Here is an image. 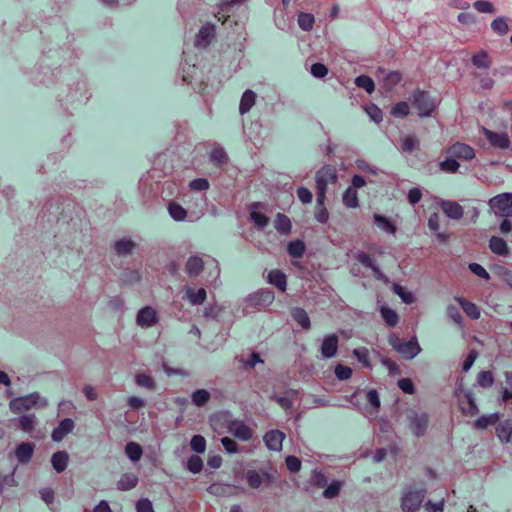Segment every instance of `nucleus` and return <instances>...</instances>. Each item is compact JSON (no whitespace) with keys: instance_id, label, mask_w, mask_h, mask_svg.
Here are the masks:
<instances>
[{"instance_id":"47","label":"nucleus","mask_w":512,"mask_h":512,"mask_svg":"<svg viewBox=\"0 0 512 512\" xmlns=\"http://www.w3.org/2000/svg\"><path fill=\"white\" fill-rule=\"evenodd\" d=\"M491 29L498 35H505L509 31L507 19L505 17H498L491 23Z\"/></svg>"},{"instance_id":"6","label":"nucleus","mask_w":512,"mask_h":512,"mask_svg":"<svg viewBox=\"0 0 512 512\" xmlns=\"http://www.w3.org/2000/svg\"><path fill=\"white\" fill-rule=\"evenodd\" d=\"M490 210L498 217H512V193L506 192L492 197L488 201Z\"/></svg>"},{"instance_id":"27","label":"nucleus","mask_w":512,"mask_h":512,"mask_svg":"<svg viewBox=\"0 0 512 512\" xmlns=\"http://www.w3.org/2000/svg\"><path fill=\"white\" fill-rule=\"evenodd\" d=\"M489 249L492 251V253L502 257H506L510 253L506 241L497 236H492L489 239Z\"/></svg>"},{"instance_id":"57","label":"nucleus","mask_w":512,"mask_h":512,"mask_svg":"<svg viewBox=\"0 0 512 512\" xmlns=\"http://www.w3.org/2000/svg\"><path fill=\"white\" fill-rule=\"evenodd\" d=\"M401 147L404 152L411 153L418 147V141L414 136H406L402 139Z\"/></svg>"},{"instance_id":"51","label":"nucleus","mask_w":512,"mask_h":512,"mask_svg":"<svg viewBox=\"0 0 512 512\" xmlns=\"http://www.w3.org/2000/svg\"><path fill=\"white\" fill-rule=\"evenodd\" d=\"M410 112L409 104L405 101L396 103L391 109V115L396 118L406 117Z\"/></svg>"},{"instance_id":"54","label":"nucleus","mask_w":512,"mask_h":512,"mask_svg":"<svg viewBox=\"0 0 512 512\" xmlns=\"http://www.w3.org/2000/svg\"><path fill=\"white\" fill-rule=\"evenodd\" d=\"M342 488V482L334 480L332 481L323 492V496L327 499H333L338 496Z\"/></svg>"},{"instance_id":"31","label":"nucleus","mask_w":512,"mask_h":512,"mask_svg":"<svg viewBox=\"0 0 512 512\" xmlns=\"http://www.w3.org/2000/svg\"><path fill=\"white\" fill-rule=\"evenodd\" d=\"M69 455L66 451L55 452L51 457V464L57 473L63 472L68 465Z\"/></svg>"},{"instance_id":"23","label":"nucleus","mask_w":512,"mask_h":512,"mask_svg":"<svg viewBox=\"0 0 512 512\" xmlns=\"http://www.w3.org/2000/svg\"><path fill=\"white\" fill-rule=\"evenodd\" d=\"M208 492L218 497L232 496L239 492V488L230 484L214 483L208 488Z\"/></svg>"},{"instance_id":"53","label":"nucleus","mask_w":512,"mask_h":512,"mask_svg":"<svg viewBox=\"0 0 512 512\" xmlns=\"http://www.w3.org/2000/svg\"><path fill=\"white\" fill-rule=\"evenodd\" d=\"M393 291L402 299L404 303L411 304L414 302V295L405 287L399 284H394Z\"/></svg>"},{"instance_id":"61","label":"nucleus","mask_w":512,"mask_h":512,"mask_svg":"<svg viewBox=\"0 0 512 512\" xmlns=\"http://www.w3.org/2000/svg\"><path fill=\"white\" fill-rule=\"evenodd\" d=\"M226 158V152L220 146L215 147L210 154L211 161L217 164H223L226 161Z\"/></svg>"},{"instance_id":"1","label":"nucleus","mask_w":512,"mask_h":512,"mask_svg":"<svg viewBox=\"0 0 512 512\" xmlns=\"http://www.w3.org/2000/svg\"><path fill=\"white\" fill-rule=\"evenodd\" d=\"M49 402L46 397L39 392H33L24 396L15 397L9 402V409L14 414H20L32 409H43L48 406Z\"/></svg>"},{"instance_id":"17","label":"nucleus","mask_w":512,"mask_h":512,"mask_svg":"<svg viewBox=\"0 0 512 512\" xmlns=\"http://www.w3.org/2000/svg\"><path fill=\"white\" fill-rule=\"evenodd\" d=\"M284 439L285 434L280 430L268 431L263 437L266 447L269 450L276 452H279L282 449Z\"/></svg>"},{"instance_id":"7","label":"nucleus","mask_w":512,"mask_h":512,"mask_svg":"<svg viewBox=\"0 0 512 512\" xmlns=\"http://www.w3.org/2000/svg\"><path fill=\"white\" fill-rule=\"evenodd\" d=\"M406 420L414 436L421 437L426 433L429 424V416L427 413L411 409L406 412Z\"/></svg>"},{"instance_id":"62","label":"nucleus","mask_w":512,"mask_h":512,"mask_svg":"<svg viewBox=\"0 0 512 512\" xmlns=\"http://www.w3.org/2000/svg\"><path fill=\"white\" fill-rule=\"evenodd\" d=\"M397 385L405 394H414L415 393V387L410 378L399 379L397 382Z\"/></svg>"},{"instance_id":"37","label":"nucleus","mask_w":512,"mask_h":512,"mask_svg":"<svg viewBox=\"0 0 512 512\" xmlns=\"http://www.w3.org/2000/svg\"><path fill=\"white\" fill-rule=\"evenodd\" d=\"M293 319L305 330L310 329L311 323L307 312L302 308H294L292 310Z\"/></svg>"},{"instance_id":"3","label":"nucleus","mask_w":512,"mask_h":512,"mask_svg":"<svg viewBox=\"0 0 512 512\" xmlns=\"http://www.w3.org/2000/svg\"><path fill=\"white\" fill-rule=\"evenodd\" d=\"M245 478L248 485L253 489L267 488L277 480L278 474L272 468H264L261 471L247 470Z\"/></svg>"},{"instance_id":"36","label":"nucleus","mask_w":512,"mask_h":512,"mask_svg":"<svg viewBox=\"0 0 512 512\" xmlns=\"http://www.w3.org/2000/svg\"><path fill=\"white\" fill-rule=\"evenodd\" d=\"M138 483V477L133 473H125L117 482V488L121 491L133 489Z\"/></svg>"},{"instance_id":"10","label":"nucleus","mask_w":512,"mask_h":512,"mask_svg":"<svg viewBox=\"0 0 512 512\" xmlns=\"http://www.w3.org/2000/svg\"><path fill=\"white\" fill-rule=\"evenodd\" d=\"M159 321L157 310L152 306L141 308L136 315V324L144 329L155 326Z\"/></svg>"},{"instance_id":"25","label":"nucleus","mask_w":512,"mask_h":512,"mask_svg":"<svg viewBox=\"0 0 512 512\" xmlns=\"http://www.w3.org/2000/svg\"><path fill=\"white\" fill-rule=\"evenodd\" d=\"M262 208L260 203L251 205V220L259 228H265L269 223V218L262 212Z\"/></svg>"},{"instance_id":"64","label":"nucleus","mask_w":512,"mask_h":512,"mask_svg":"<svg viewBox=\"0 0 512 512\" xmlns=\"http://www.w3.org/2000/svg\"><path fill=\"white\" fill-rule=\"evenodd\" d=\"M137 512H154L152 502L149 499H140L136 504Z\"/></svg>"},{"instance_id":"33","label":"nucleus","mask_w":512,"mask_h":512,"mask_svg":"<svg viewBox=\"0 0 512 512\" xmlns=\"http://www.w3.org/2000/svg\"><path fill=\"white\" fill-rule=\"evenodd\" d=\"M373 221L381 231L391 235H394L396 233V226L389 218L379 214H374Z\"/></svg>"},{"instance_id":"41","label":"nucleus","mask_w":512,"mask_h":512,"mask_svg":"<svg viewBox=\"0 0 512 512\" xmlns=\"http://www.w3.org/2000/svg\"><path fill=\"white\" fill-rule=\"evenodd\" d=\"M274 225L275 229L281 234H288L291 231V221L284 214H277Z\"/></svg>"},{"instance_id":"56","label":"nucleus","mask_w":512,"mask_h":512,"mask_svg":"<svg viewBox=\"0 0 512 512\" xmlns=\"http://www.w3.org/2000/svg\"><path fill=\"white\" fill-rule=\"evenodd\" d=\"M203 468V461L202 459L197 456V455H193L191 457H189L188 461H187V469L196 474V473H199Z\"/></svg>"},{"instance_id":"26","label":"nucleus","mask_w":512,"mask_h":512,"mask_svg":"<svg viewBox=\"0 0 512 512\" xmlns=\"http://www.w3.org/2000/svg\"><path fill=\"white\" fill-rule=\"evenodd\" d=\"M455 300L470 319L477 320L480 318L481 311L475 303L470 302L463 297H456Z\"/></svg>"},{"instance_id":"28","label":"nucleus","mask_w":512,"mask_h":512,"mask_svg":"<svg viewBox=\"0 0 512 512\" xmlns=\"http://www.w3.org/2000/svg\"><path fill=\"white\" fill-rule=\"evenodd\" d=\"M496 435L502 443H508L512 436V420L499 422L496 426Z\"/></svg>"},{"instance_id":"52","label":"nucleus","mask_w":512,"mask_h":512,"mask_svg":"<svg viewBox=\"0 0 512 512\" xmlns=\"http://www.w3.org/2000/svg\"><path fill=\"white\" fill-rule=\"evenodd\" d=\"M380 311L383 319L389 326L393 327L398 323V315L393 309L382 306Z\"/></svg>"},{"instance_id":"43","label":"nucleus","mask_w":512,"mask_h":512,"mask_svg":"<svg viewBox=\"0 0 512 512\" xmlns=\"http://www.w3.org/2000/svg\"><path fill=\"white\" fill-rule=\"evenodd\" d=\"M474 66L482 69H489L491 66V60L486 51H480L472 56L471 59Z\"/></svg>"},{"instance_id":"22","label":"nucleus","mask_w":512,"mask_h":512,"mask_svg":"<svg viewBox=\"0 0 512 512\" xmlns=\"http://www.w3.org/2000/svg\"><path fill=\"white\" fill-rule=\"evenodd\" d=\"M215 35V27L212 24L204 25L200 30L195 40L197 47H207Z\"/></svg>"},{"instance_id":"38","label":"nucleus","mask_w":512,"mask_h":512,"mask_svg":"<svg viewBox=\"0 0 512 512\" xmlns=\"http://www.w3.org/2000/svg\"><path fill=\"white\" fill-rule=\"evenodd\" d=\"M125 453L132 462H138L143 454L142 447L136 442H128L125 446Z\"/></svg>"},{"instance_id":"5","label":"nucleus","mask_w":512,"mask_h":512,"mask_svg":"<svg viewBox=\"0 0 512 512\" xmlns=\"http://www.w3.org/2000/svg\"><path fill=\"white\" fill-rule=\"evenodd\" d=\"M389 344L407 360L415 358L422 350L416 338L404 341L399 337L392 335L389 337Z\"/></svg>"},{"instance_id":"39","label":"nucleus","mask_w":512,"mask_h":512,"mask_svg":"<svg viewBox=\"0 0 512 512\" xmlns=\"http://www.w3.org/2000/svg\"><path fill=\"white\" fill-rule=\"evenodd\" d=\"M168 213L170 217L177 221H184L187 217V211L178 203L172 202L168 205Z\"/></svg>"},{"instance_id":"63","label":"nucleus","mask_w":512,"mask_h":512,"mask_svg":"<svg viewBox=\"0 0 512 512\" xmlns=\"http://www.w3.org/2000/svg\"><path fill=\"white\" fill-rule=\"evenodd\" d=\"M366 399L377 412L381 404L378 392L375 389L368 390L366 393Z\"/></svg>"},{"instance_id":"40","label":"nucleus","mask_w":512,"mask_h":512,"mask_svg":"<svg viewBox=\"0 0 512 512\" xmlns=\"http://www.w3.org/2000/svg\"><path fill=\"white\" fill-rule=\"evenodd\" d=\"M344 205L348 208H356L359 205L358 193L354 188L348 187L342 196Z\"/></svg>"},{"instance_id":"18","label":"nucleus","mask_w":512,"mask_h":512,"mask_svg":"<svg viewBox=\"0 0 512 512\" xmlns=\"http://www.w3.org/2000/svg\"><path fill=\"white\" fill-rule=\"evenodd\" d=\"M185 273L190 278L198 277L204 270V260L199 255L190 256L185 263Z\"/></svg>"},{"instance_id":"42","label":"nucleus","mask_w":512,"mask_h":512,"mask_svg":"<svg viewBox=\"0 0 512 512\" xmlns=\"http://www.w3.org/2000/svg\"><path fill=\"white\" fill-rule=\"evenodd\" d=\"M210 398V392L206 389H197L191 395L192 403L198 407L205 405Z\"/></svg>"},{"instance_id":"4","label":"nucleus","mask_w":512,"mask_h":512,"mask_svg":"<svg viewBox=\"0 0 512 512\" xmlns=\"http://www.w3.org/2000/svg\"><path fill=\"white\" fill-rule=\"evenodd\" d=\"M425 496L426 490L424 488H406L401 497V509L403 512L417 511L421 507Z\"/></svg>"},{"instance_id":"44","label":"nucleus","mask_w":512,"mask_h":512,"mask_svg":"<svg viewBox=\"0 0 512 512\" xmlns=\"http://www.w3.org/2000/svg\"><path fill=\"white\" fill-rule=\"evenodd\" d=\"M494 384V376L491 371H480L476 377V385L481 388H490Z\"/></svg>"},{"instance_id":"58","label":"nucleus","mask_w":512,"mask_h":512,"mask_svg":"<svg viewBox=\"0 0 512 512\" xmlns=\"http://www.w3.org/2000/svg\"><path fill=\"white\" fill-rule=\"evenodd\" d=\"M469 270L479 278H482L486 281L490 279V274L487 272V270L478 263H470L468 265Z\"/></svg>"},{"instance_id":"13","label":"nucleus","mask_w":512,"mask_h":512,"mask_svg":"<svg viewBox=\"0 0 512 512\" xmlns=\"http://www.w3.org/2000/svg\"><path fill=\"white\" fill-rule=\"evenodd\" d=\"M247 301L250 306L261 309L270 306L274 301L272 291L263 289L248 296Z\"/></svg>"},{"instance_id":"21","label":"nucleus","mask_w":512,"mask_h":512,"mask_svg":"<svg viewBox=\"0 0 512 512\" xmlns=\"http://www.w3.org/2000/svg\"><path fill=\"white\" fill-rule=\"evenodd\" d=\"M75 427L74 421L70 418L63 419L58 426L52 431L51 438L55 442H60L65 436L73 431Z\"/></svg>"},{"instance_id":"14","label":"nucleus","mask_w":512,"mask_h":512,"mask_svg":"<svg viewBox=\"0 0 512 512\" xmlns=\"http://www.w3.org/2000/svg\"><path fill=\"white\" fill-rule=\"evenodd\" d=\"M464 208H466V215L470 218V222H476L477 218L479 217L478 209L474 206H462L455 201H450V219H461L464 215Z\"/></svg>"},{"instance_id":"49","label":"nucleus","mask_w":512,"mask_h":512,"mask_svg":"<svg viewBox=\"0 0 512 512\" xmlns=\"http://www.w3.org/2000/svg\"><path fill=\"white\" fill-rule=\"evenodd\" d=\"M299 27L304 31H310L313 28L315 19L310 13H300L297 19Z\"/></svg>"},{"instance_id":"35","label":"nucleus","mask_w":512,"mask_h":512,"mask_svg":"<svg viewBox=\"0 0 512 512\" xmlns=\"http://www.w3.org/2000/svg\"><path fill=\"white\" fill-rule=\"evenodd\" d=\"M267 281L280 289L285 291L287 287L286 275L280 270H272L268 273Z\"/></svg>"},{"instance_id":"60","label":"nucleus","mask_w":512,"mask_h":512,"mask_svg":"<svg viewBox=\"0 0 512 512\" xmlns=\"http://www.w3.org/2000/svg\"><path fill=\"white\" fill-rule=\"evenodd\" d=\"M365 111L372 121L379 123L382 121V111L375 104H370L365 107Z\"/></svg>"},{"instance_id":"46","label":"nucleus","mask_w":512,"mask_h":512,"mask_svg":"<svg viewBox=\"0 0 512 512\" xmlns=\"http://www.w3.org/2000/svg\"><path fill=\"white\" fill-rule=\"evenodd\" d=\"M353 355L364 367L371 369L372 366L369 360V350L366 347L355 348L353 350Z\"/></svg>"},{"instance_id":"50","label":"nucleus","mask_w":512,"mask_h":512,"mask_svg":"<svg viewBox=\"0 0 512 512\" xmlns=\"http://www.w3.org/2000/svg\"><path fill=\"white\" fill-rule=\"evenodd\" d=\"M288 253L294 258H301L305 252V245L302 241L296 240L288 244Z\"/></svg>"},{"instance_id":"34","label":"nucleus","mask_w":512,"mask_h":512,"mask_svg":"<svg viewBox=\"0 0 512 512\" xmlns=\"http://www.w3.org/2000/svg\"><path fill=\"white\" fill-rule=\"evenodd\" d=\"M35 414H23L18 418L19 428L25 433H32L37 425Z\"/></svg>"},{"instance_id":"8","label":"nucleus","mask_w":512,"mask_h":512,"mask_svg":"<svg viewBox=\"0 0 512 512\" xmlns=\"http://www.w3.org/2000/svg\"><path fill=\"white\" fill-rule=\"evenodd\" d=\"M412 98L413 104L418 110V115L420 117L430 116L435 108L434 100L427 93L422 91L414 92Z\"/></svg>"},{"instance_id":"16","label":"nucleus","mask_w":512,"mask_h":512,"mask_svg":"<svg viewBox=\"0 0 512 512\" xmlns=\"http://www.w3.org/2000/svg\"><path fill=\"white\" fill-rule=\"evenodd\" d=\"M184 298L192 306L202 305L206 298L207 292L203 287L195 288L194 286L187 285L183 288Z\"/></svg>"},{"instance_id":"19","label":"nucleus","mask_w":512,"mask_h":512,"mask_svg":"<svg viewBox=\"0 0 512 512\" xmlns=\"http://www.w3.org/2000/svg\"><path fill=\"white\" fill-rule=\"evenodd\" d=\"M450 156L456 159L472 160L475 158V151L471 146L457 142L450 145Z\"/></svg>"},{"instance_id":"45","label":"nucleus","mask_w":512,"mask_h":512,"mask_svg":"<svg viewBox=\"0 0 512 512\" xmlns=\"http://www.w3.org/2000/svg\"><path fill=\"white\" fill-rule=\"evenodd\" d=\"M355 84L357 87L364 89L369 94L373 93L375 90L374 81L366 75L356 77Z\"/></svg>"},{"instance_id":"59","label":"nucleus","mask_w":512,"mask_h":512,"mask_svg":"<svg viewBox=\"0 0 512 512\" xmlns=\"http://www.w3.org/2000/svg\"><path fill=\"white\" fill-rule=\"evenodd\" d=\"M352 373V369L348 366L337 364L335 367V376L341 381L350 379Z\"/></svg>"},{"instance_id":"11","label":"nucleus","mask_w":512,"mask_h":512,"mask_svg":"<svg viewBox=\"0 0 512 512\" xmlns=\"http://www.w3.org/2000/svg\"><path fill=\"white\" fill-rule=\"evenodd\" d=\"M482 134L488 143L497 149L505 150L510 146V139L507 133L505 132H494L485 127H482Z\"/></svg>"},{"instance_id":"30","label":"nucleus","mask_w":512,"mask_h":512,"mask_svg":"<svg viewBox=\"0 0 512 512\" xmlns=\"http://www.w3.org/2000/svg\"><path fill=\"white\" fill-rule=\"evenodd\" d=\"M135 248V242L127 238L119 239L114 243L115 252L121 256L131 255Z\"/></svg>"},{"instance_id":"20","label":"nucleus","mask_w":512,"mask_h":512,"mask_svg":"<svg viewBox=\"0 0 512 512\" xmlns=\"http://www.w3.org/2000/svg\"><path fill=\"white\" fill-rule=\"evenodd\" d=\"M228 432L242 441H247L252 437L251 429L238 420H234L229 424Z\"/></svg>"},{"instance_id":"9","label":"nucleus","mask_w":512,"mask_h":512,"mask_svg":"<svg viewBox=\"0 0 512 512\" xmlns=\"http://www.w3.org/2000/svg\"><path fill=\"white\" fill-rule=\"evenodd\" d=\"M456 396L458 398L459 406L463 414L472 416L478 412L475 396L471 390L457 389Z\"/></svg>"},{"instance_id":"15","label":"nucleus","mask_w":512,"mask_h":512,"mask_svg":"<svg viewBox=\"0 0 512 512\" xmlns=\"http://www.w3.org/2000/svg\"><path fill=\"white\" fill-rule=\"evenodd\" d=\"M377 77L387 91L393 90L402 80V74L399 71L386 72L383 68L377 69Z\"/></svg>"},{"instance_id":"2","label":"nucleus","mask_w":512,"mask_h":512,"mask_svg":"<svg viewBox=\"0 0 512 512\" xmlns=\"http://www.w3.org/2000/svg\"><path fill=\"white\" fill-rule=\"evenodd\" d=\"M338 175L336 168L331 165L322 166L315 174L317 204L325 202L328 185L336 183Z\"/></svg>"},{"instance_id":"24","label":"nucleus","mask_w":512,"mask_h":512,"mask_svg":"<svg viewBox=\"0 0 512 512\" xmlns=\"http://www.w3.org/2000/svg\"><path fill=\"white\" fill-rule=\"evenodd\" d=\"M35 446L32 443L24 442L17 446L15 450V456L19 463L27 464L30 462Z\"/></svg>"},{"instance_id":"55","label":"nucleus","mask_w":512,"mask_h":512,"mask_svg":"<svg viewBox=\"0 0 512 512\" xmlns=\"http://www.w3.org/2000/svg\"><path fill=\"white\" fill-rule=\"evenodd\" d=\"M191 449L196 453H204L206 450V440L201 435H194L190 441Z\"/></svg>"},{"instance_id":"48","label":"nucleus","mask_w":512,"mask_h":512,"mask_svg":"<svg viewBox=\"0 0 512 512\" xmlns=\"http://www.w3.org/2000/svg\"><path fill=\"white\" fill-rule=\"evenodd\" d=\"M135 382L138 386L147 388L149 390H154L156 387L154 379L145 373L136 374Z\"/></svg>"},{"instance_id":"29","label":"nucleus","mask_w":512,"mask_h":512,"mask_svg":"<svg viewBox=\"0 0 512 512\" xmlns=\"http://www.w3.org/2000/svg\"><path fill=\"white\" fill-rule=\"evenodd\" d=\"M499 420L500 414L498 412L482 415L474 422L473 427L477 430H484L489 426L497 424Z\"/></svg>"},{"instance_id":"32","label":"nucleus","mask_w":512,"mask_h":512,"mask_svg":"<svg viewBox=\"0 0 512 512\" xmlns=\"http://www.w3.org/2000/svg\"><path fill=\"white\" fill-rule=\"evenodd\" d=\"M256 102V93L252 90H246L241 97L239 113L244 115L248 113Z\"/></svg>"},{"instance_id":"12","label":"nucleus","mask_w":512,"mask_h":512,"mask_svg":"<svg viewBox=\"0 0 512 512\" xmlns=\"http://www.w3.org/2000/svg\"><path fill=\"white\" fill-rule=\"evenodd\" d=\"M339 347V337L332 333L325 335L320 343L322 358L331 359L336 356Z\"/></svg>"}]
</instances>
